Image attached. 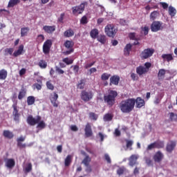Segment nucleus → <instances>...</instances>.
I'll return each instance as SVG.
<instances>
[{"label": "nucleus", "instance_id": "nucleus-1", "mask_svg": "<svg viewBox=\"0 0 177 177\" xmlns=\"http://www.w3.org/2000/svg\"><path fill=\"white\" fill-rule=\"evenodd\" d=\"M135 104H136L135 98H129L122 100L120 102L119 109L122 113L129 114V113H131L135 109Z\"/></svg>", "mask_w": 177, "mask_h": 177}, {"label": "nucleus", "instance_id": "nucleus-2", "mask_svg": "<svg viewBox=\"0 0 177 177\" xmlns=\"http://www.w3.org/2000/svg\"><path fill=\"white\" fill-rule=\"evenodd\" d=\"M118 96V93L114 90H110L108 94L104 96V102L109 107H113L115 104V97Z\"/></svg>", "mask_w": 177, "mask_h": 177}, {"label": "nucleus", "instance_id": "nucleus-3", "mask_svg": "<svg viewBox=\"0 0 177 177\" xmlns=\"http://www.w3.org/2000/svg\"><path fill=\"white\" fill-rule=\"evenodd\" d=\"M117 31H118V29L115 28L114 24H108L104 28L105 34L110 38H114L115 37V34H117Z\"/></svg>", "mask_w": 177, "mask_h": 177}, {"label": "nucleus", "instance_id": "nucleus-4", "mask_svg": "<svg viewBox=\"0 0 177 177\" xmlns=\"http://www.w3.org/2000/svg\"><path fill=\"white\" fill-rule=\"evenodd\" d=\"M85 5H88V3L86 1L80 3V6L72 7L73 15H74L75 16H77L78 15H82V13H84V10H85Z\"/></svg>", "mask_w": 177, "mask_h": 177}, {"label": "nucleus", "instance_id": "nucleus-5", "mask_svg": "<svg viewBox=\"0 0 177 177\" xmlns=\"http://www.w3.org/2000/svg\"><path fill=\"white\" fill-rule=\"evenodd\" d=\"M80 97L85 103L91 102L93 99V92L92 91L84 90L81 92Z\"/></svg>", "mask_w": 177, "mask_h": 177}, {"label": "nucleus", "instance_id": "nucleus-6", "mask_svg": "<svg viewBox=\"0 0 177 177\" xmlns=\"http://www.w3.org/2000/svg\"><path fill=\"white\" fill-rule=\"evenodd\" d=\"M153 54H154L153 48H146L142 51L140 56L142 60H145V59H149V57H151V56H153Z\"/></svg>", "mask_w": 177, "mask_h": 177}, {"label": "nucleus", "instance_id": "nucleus-7", "mask_svg": "<svg viewBox=\"0 0 177 177\" xmlns=\"http://www.w3.org/2000/svg\"><path fill=\"white\" fill-rule=\"evenodd\" d=\"M164 27H162V22L159 21H154L151 25V30L152 32H157L158 31H161Z\"/></svg>", "mask_w": 177, "mask_h": 177}, {"label": "nucleus", "instance_id": "nucleus-8", "mask_svg": "<svg viewBox=\"0 0 177 177\" xmlns=\"http://www.w3.org/2000/svg\"><path fill=\"white\" fill-rule=\"evenodd\" d=\"M64 45L66 49H68V50L64 52V55H65V56H68V55H71V53L74 52V43L72 41L66 40Z\"/></svg>", "mask_w": 177, "mask_h": 177}, {"label": "nucleus", "instance_id": "nucleus-9", "mask_svg": "<svg viewBox=\"0 0 177 177\" xmlns=\"http://www.w3.org/2000/svg\"><path fill=\"white\" fill-rule=\"evenodd\" d=\"M50 48H52V40L47 39L43 45V53H44V55H49Z\"/></svg>", "mask_w": 177, "mask_h": 177}, {"label": "nucleus", "instance_id": "nucleus-10", "mask_svg": "<svg viewBox=\"0 0 177 177\" xmlns=\"http://www.w3.org/2000/svg\"><path fill=\"white\" fill-rule=\"evenodd\" d=\"M41 116L37 115V118H34V117H32V115H29L27 118V122L29 125H31L32 127H34V125L38 124V122H39V121H41Z\"/></svg>", "mask_w": 177, "mask_h": 177}, {"label": "nucleus", "instance_id": "nucleus-11", "mask_svg": "<svg viewBox=\"0 0 177 177\" xmlns=\"http://www.w3.org/2000/svg\"><path fill=\"white\" fill-rule=\"evenodd\" d=\"M153 160L155 162H161L164 160V153L161 151H158L153 156Z\"/></svg>", "mask_w": 177, "mask_h": 177}, {"label": "nucleus", "instance_id": "nucleus-12", "mask_svg": "<svg viewBox=\"0 0 177 177\" xmlns=\"http://www.w3.org/2000/svg\"><path fill=\"white\" fill-rule=\"evenodd\" d=\"M84 132L86 138H91V136H93V131H92V126L91 125V123H86L84 128Z\"/></svg>", "mask_w": 177, "mask_h": 177}, {"label": "nucleus", "instance_id": "nucleus-13", "mask_svg": "<svg viewBox=\"0 0 177 177\" xmlns=\"http://www.w3.org/2000/svg\"><path fill=\"white\" fill-rule=\"evenodd\" d=\"M57 99H59V95H57L56 92L50 94V100L53 107H59V104H57Z\"/></svg>", "mask_w": 177, "mask_h": 177}, {"label": "nucleus", "instance_id": "nucleus-14", "mask_svg": "<svg viewBox=\"0 0 177 177\" xmlns=\"http://www.w3.org/2000/svg\"><path fill=\"white\" fill-rule=\"evenodd\" d=\"M175 147H176V141H169L167 144L166 151H167V153H171V151H174Z\"/></svg>", "mask_w": 177, "mask_h": 177}, {"label": "nucleus", "instance_id": "nucleus-15", "mask_svg": "<svg viewBox=\"0 0 177 177\" xmlns=\"http://www.w3.org/2000/svg\"><path fill=\"white\" fill-rule=\"evenodd\" d=\"M5 166L8 168V169H12L16 165V162L13 158H9L5 160Z\"/></svg>", "mask_w": 177, "mask_h": 177}, {"label": "nucleus", "instance_id": "nucleus-16", "mask_svg": "<svg viewBox=\"0 0 177 177\" xmlns=\"http://www.w3.org/2000/svg\"><path fill=\"white\" fill-rule=\"evenodd\" d=\"M12 115L14 116L15 121H19V118H20V113H19V109H17V104H14L12 105Z\"/></svg>", "mask_w": 177, "mask_h": 177}, {"label": "nucleus", "instance_id": "nucleus-17", "mask_svg": "<svg viewBox=\"0 0 177 177\" xmlns=\"http://www.w3.org/2000/svg\"><path fill=\"white\" fill-rule=\"evenodd\" d=\"M44 31L47 32V34H53L55 31H56V26H44L43 27Z\"/></svg>", "mask_w": 177, "mask_h": 177}, {"label": "nucleus", "instance_id": "nucleus-18", "mask_svg": "<svg viewBox=\"0 0 177 177\" xmlns=\"http://www.w3.org/2000/svg\"><path fill=\"white\" fill-rule=\"evenodd\" d=\"M120 84V76L115 75L110 77L109 85H118Z\"/></svg>", "mask_w": 177, "mask_h": 177}, {"label": "nucleus", "instance_id": "nucleus-19", "mask_svg": "<svg viewBox=\"0 0 177 177\" xmlns=\"http://www.w3.org/2000/svg\"><path fill=\"white\" fill-rule=\"evenodd\" d=\"M149 70L143 66H139L136 68V73L140 77L141 75H143V74H146V73H148Z\"/></svg>", "mask_w": 177, "mask_h": 177}, {"label": "nucleus", "instance_id": "nucleus-20", "mask_svg": "<svg viewBox=\"0 0 177 177\" xmlns=\"http://www.w3.org/2000/svg\"><path fill=\"white\" fill-rule=\"evenodd\" d=\"M129 165L130 167H133L138 164L136 161H138V156L136 155H131L130 158H129Z\"/></svg>", "mask_w": 177, "mask_h": 177}, {"label": "nucleus", "instance_id": "nucleus-21", "mask_svg": "<svg viewBox=\"0 0 177 177\" xmlns=\"http://www.w3.org/2000/svg\"><path fill=\"white\" fill-rule=\"evenodd\" d=\"M26 140V137L21 136L19 138L17 139V146L19 149H25L26 144H22L21 142H24Z\"/></svg>", "mask_w": 177, "mask_h": 177}, {"label": "nucleus", "instance_id": "nucleus-22", "mask_svg": "<svg viewBox=\"0 0 177 177\" xmlns=\"http://www.w3.org/2000/svg\"><path fill=\"white\" fill-rule=\"evenodd\" d=\"M85 158L82 161V164H84V166L90 165L91 161H92V158L89 157V155L86 154V153H84Z\"/></svg>", "mask_w": 177, "mask_h": 177}, {"label": "nucleus", "instance_id": "nucleus-23", "mask_svg": "<svg viewBox=\"0 0 177 177\" xmlns=\"http://www.w3.org/2000/svg\"><path fill=\"white\" fill-rule=\"evenodd\" d=\"M135 101L137 109H141V107H143V106H145V100L142 99V97H138L135 99Z\"/></svg>", "mask_w": 177, "mask_h": 177}, {"label": "nucleus", "instance_id": "nucleus-24", "mask_svg": "<svg viewBox=\"0 0 177 177\" xmlns=\"http://www.w3.org/2000/svg\"><path fill=\"white\" fill-rule=\"evenodd\" d=\"M24 50V46L23 44H21L17 50H15L12 56H14V57H17V56H20V55H21L23 53V51Z\"/></svg>", "mask_w": 177, "mask_h": 177}, {"label": "nucleus", "instance_id": "nucleus-25", "mask_svg": "<svg viewBox=\"0 0 177 177\" xmlns=\"http://www.w3.org/2000/svg\"><path fill=\"white\" fill-rule=\"evenodd\" d=\"M161 57L163 59V62H167L168 63L174 60V56H172V54H162Z\"/></svg>", "mask_w": 177, "mask_h": 177}, {"label": "nucleus", "instance_id": "nucleus-26", "mask_svg": "<svg viewBox=\"0 0 177 177\" xmlns=\"http://www.w3.org/2000/svg\"><path fill=\"white\" fill-rule=\"evenodd\" d=\"M73 162V156L72 155H68L66 158L64 160V165L65 167H70L71 165V163Z\"/></svg>", "mask_w": 177, "mask_h": 177}, {"label": "nucleus", "instance_id": "nucleus-27", "mask_svg": "<svg viewBox=\"0 0 177 177\" xmlns=\"http://www.w3.org/2000/svg\"><path fill=\"white\" fill-rule=\"evenodd\" d=\"M131 50H132V44H127L124 49V56H129V53H131Z\"/></svg>", "mask_w": 177, "mask_h": 177}, {"label": "nucleus", "instance_id": "nucleus-28", "mask_svg": "<svg viewBox=\"0 0 177 177\" xmlns=\"http://www.w3.org/2000/svg\"><path fill=\"white\" fill-rule=\"evenodd\" d=\"M74 30H73L71 28H69L64 32V36L65 38H70L71 37H74Z\"/></svg>", "mask_w": 177, "mask_h": 177}, {"label": "nucleus", "instance_id": "nucleus-29", "mask_svg": "<svg viewBox=\"0 0 177 177\" xmlns=\"http://www.w3.org/2000/svg\"><path fill=\"white\" fill-rule=\"evenodd\" d=\"M3 136L4 138H7L8 139H13L15 135H13V133L8 131V130H4L3 132Z\"/></svg>", "mask_w": 177, "mask_h": 177}, {"label": "nucleus", "instance_id": "nucleus-30", "mask_svg": "<svg viewBox=\"0 0 177 177\" xmlns=\"http://www.w3.org/2000/svg\"><path fill=\"white\" fill-rule=\"evenodd\" d=\"M6 78H8V71L5 69L0 70V80L4 81Z\"/></svg>", "mask_w": 177, "mask_h": 177}, {"label": "nucleus", "instance_id": "nucleus-31", "mask_svg": "<svg viewBox=\"0 0 177 177\" xmlns=\"http://www.w3.org/2000/svg\"><path fill=\"white\" fill-rule=\"evenodd\" d=\"M98 35H99V30L94 28L91 30L90 36L91 37V38H93V39H96Z\"/></svg>", "mask_w": 177, "mask_h": 177}, {"label": "nucleus", "instance_id": "nucleus-32", "mask_svg": "<svg viewBox=\"0 0 177 177\" xmlns=\"http://www.w3.org/2000/svg\"><path fill=\"white\" fill-rule=\"evenodd\" d=\"M40 68L45 69L48 67V62L45 59H40L37 64Z\"/></svg>", "mask_w": 177, "mask_h": 177}, {"label": "nucleus", "instance_id": "nucleus-33", "mask_svg": "<svg viewBox=\"0 0 177 177\" xmlns=\"http://www.w3.org/2000/svg\"><path fill=\"white\" fill-rule=\"evenodd\" d=\"M18 3H20V0H10L8 4V8H15Z\"/></svg>", "mask_w": 177, "mask_h": 177}, {"label": "nucleus", "instance_id": "nucleus-34", "mask_svg": "<svg viewBox=\"0 0 177 177\" xmlns=\"http://www.w3.org/2000/svg\"><path fill=\"white\" fill-rule=\"evenodd\" d=\"M166 71L165 69H160L158 73V80H164V77H165Z\"/></svg>", "mask_w": 177, "mask_h": 177}, {"label": "nucleus", "instance_id": "nucleus-35", "mask_svg": "<svg viewBox=\"0 0 177 177\" xmlns=\"http://www.w3.org/2000/svg\"><path fill=\"white\" fill-rule=\"evenodd\" d=\"M28 106H32L35 103V97L34 96H28L27 97Z\"/></svg>", "mask_w": 177, "mask_h": 177}, {"label": "nucleus", "instance_id": "nucleus-36", "mask_svg": "<svg viewBox=\"0 0 177 177\" xmlns=\"http://www.w3.org/2000/svg\"><path fill=\"white\" fill-rule=\"evenodd\" d=\"M26 93H27V91H26V89L24 88L21 89L18 95L19 100H21V99H23L26 96Z\"/></svg>", "mask_w": 177, "mask_h": 177}, {"label": "nucleus", "instance_id": "nucleus-37", "mask_svg": "<svg viewBox=\"0 0 177 177\" xmlns=\"http://www.w3.org/2000/svg\"><path fill=\"white\" fill-rule=\"evenodd\" d=\"M28 31H30V28H22L21 29V37H26L27 34H28Z\"/></svg>", "mask_w": 177, "mask_h": 177}, {"label": "nucleus", "instance_id": "nucleus-38", "mask_svg": "<svg viewBox=\"0 0 177 177\" xmlns=\"http://www.w3.org/2000/svg\"><path fill=\"white\" fill-rule=\"evenodd\" d=\"M14 50L15 49H13V48H6L4 50V55L8 56V55H10V56H12V55H13Z\"/></svg>", "mask_w": 177, "mask_h": 177}, {"label": "nucleus", "instance_id": "nucleus-39", "mask_svg": "<svg viewBox=\"0 0 177 177\" xmlns=\"http://www.w3.org/2000/svg\"><path fill=\"white\" fill-rule=\"evenodd\" d=\"M156 149H164L165 144L164 141H156L155 142Z\"/></svg>", "mask_w": 177, "mask_h": 177}, {"label": "nucleus", "instance_id": "nucleus-40", "mask_svg": "<svg viewBox=\"0 0 177 177\" xmlns=\"http://www.w3.org/2000/svg\"><path fill=\"white\" fill-rule=\"evenodd\" d=\"M169 14L170 16H171V17H174V16L176 15V9H175V8H174L173 6H170L169 7Z\"/></svg>", "mask_w": 177, "mask_h": 177}, {"label": "nucleus", "instance_id": "nucleus-41", "mask_svg": "<svg viewBox=\"0 0 177 177\" xmlns=\"http://www.w3.org/2000/svg\"><path fill=\"white\" fill-rule=\"evenodd\" d=\"M31 171H32V164L28 163L24 169V172L25 174H28L29 172H31Z\"/></svg>", "mask_w": 177, "mask_h": 177}, {"label": "nucleus", "instance_id": "nucleus-42", "mask_svg": "<svg viewBox=\"0 0 177 177\" xmlns=\"http://www.w3.org/2000/svg\"><path fill=\"white\" fill-rule=\"evenodd\" d=\"M88 117L90 118V120H93V121H96L97 120V115L93 112H90L88 113Z\"/></svg>", "mask_w": 177, "mask_h": 177}, {"label": "nucleus", "instance_id": "nucleus-43", "mask_svg": "<svg viewBox=\"0 0 177 177\" xmlns=\"http://www.w3.org/2000/svg\"><path fill=\"white\" fill-rule=\"evenodd\" d=\"M97 41L99 42H100L101 44H106V35H100L98 37H97Z\"/></svg>", "mask_w": 177, "mask_h": 177}, {"label": "nucleus", "instance_id": "nucleus-44", "mask_svg": "<svg viewBox=\"0 0 177 177\" xmlns=\"http://www.w3.org/2000/svg\"><path fill=\"white\" fill-rule=\"evenodd\" d=\"M157 16H158V11H153L150 14V19L154 21L156 19H157Z\"/></svg>", "mask_w": 177, "mask_h": 177}, {"label": "nucleus", "instance_id": "nucleus-45", "mask_svg": "<svg viewBox=\"0 0 177 177\" xmlns=\"http://www.w3.org/2000/svg\"><path fill=\"white\" fill-rule=\"evenodd\" d=\"M46 127V124H45V122H44V120L39 121L37 126V128H39L40 129H45Z\"/></svg>", "mask_w": 177, "mask_h": 177}, {"label": "nucleus", "instance_id": "nucleus-46", "mask_svg": "<svg viewBox=\"0 0 177 177\" xmlns=\"http://www.w3.org/2000/svg\"><path fill=\"white\" fill-rule=\"evenodd\" d=\"M133 145V141L131 140H126V147L129 149V150H132V146Z\"/></svg>", "mask_w": 177, "mask_h": 177}, {"label": "nucleus", "instance_id": "nucleus-47", "mask_svg": "<svg viewBox=\"0 0 177 177\" xmlns=\"http://www.w3.org/2000/svg\"><path fill=\"white\" fill-rule=\"evenodd\" d=\"M44 40L45 36H44V35H39L36 39L37 42H38L39 44H42Z\"/></svg>", "mask_w": 177, "mask_h": 177}, {"label": "nucleus", "instance_id": "nucleus-48", "mask_svg": "<svg viewBox=\"0 0 177 177\" xmlns=\"http://www.w3.org/2000/svg\"><path fill=\"white\" fill-rule=\"evenodd\" d=\"M88 21H89L88 20V17L84 15L80 19V24H83V25L88 24Z\"/></svg>", "mask_w": 177, "mask_h": 177}, {"label": "nucleus", "instance_id": "nucleus-49", "mask_svg": "<svg viewBox=\"0 0 177 177\" xmlns=\"http://www.w3.org/2000/svg\"><path fill=\"white\" fill-rule=\"evenodd\" d=\"M46 85L47 88L49 89L50 91H53L55 89V86H53L52 82L50 81L46 82Z\"/></svg>", "mask_w": 177, "mask_h": 177}, {"label": "nucleus", "instance_id": "nucleus-50", "mask_svg": "<svg viewBox=\"0 0 177 177\" xmlns=\"http://www.w3.org/2000/svg\"><path fill=\"white\" fill-rule=\"evenodd\" d=\"M110 77H111V75L104 73L102 75L101 80L102 81H107V80H109Z\"/></svg>", "mask_w": 177, "mask_h": 177}, {"label": "nucleus", "instance_id": "nucleus-51", "mask_svg": "<svg viewBox=\"0 0 177 177\" xmlns=\"http://www.w3.org/2000/svg\"><path fill=\"white\" fill-rule=\"evenodd\" d=\"M62 62L64 63H66L67 64V66H69V64H73V63H74V60L73 59H69L68 57L64 58L62 59Z\"/></svg>", "mask_w": 177, "mask_h": 177}, {"label": "nucleus", "instance_id": "nucleus-52", "mask_svg": "<svg viewBox=\"0 0 177 177\" xmlns=\"http://www.w3.org/2000/svg\"><path fill=\"white\" fill-rule=\"evenodd\" d=\"M169 114V120L171 121H177V114L171 112Z\"/></svg>", "mask_w": 177, "mask_h": 177}, {"label": "nucleus", "instance_id": "nucleus-53", "mask_svg": "<svg viewBox=\"0 0 177 177\" xmlns=\"http://www.w3.org/2000/svg\"><path fill=\"white\" fill-rule=\"evenodd\" d=\"M77 88L79 89H84L85 88V80H81L80 83L77 84Z\"/></svg>", "mask_w": 177, "mask_h": 177}, {"label": "nucleus", "instance_id": "nucleus-54", "mask_svg": "<svg viewBox=\"0 0 177 177\" xmlns=\"http://www.w3.org/2000/svg\"><path fill=\"white\" fill-rule=\"evenodd\" d=\"M153 149H156V142H153V143H151L150 145H149L147 147V150H153Z\"/></svg>", "mask_w": 177, "mask_h": 177}, {"label": "nucleus", "instance_id": "nucleus-55", "mask_svg": "<svg viewBox=\"0 0 177 177\" xmlns=\"http://www.w3.org/2000/svg\"><path fill=\"white\" fill-rule=\"evenodd\" d=\"M131 80H133V81H138V80H139V76H138V75H136V73H131Z\"/></svg>", "mask_w": 177, "mask_h": 177}, {"label": "nucleus", "instance_id": "nucleus-56", "mask_svg": "<svg viewBox=\"0 0 177 177\" xmlns=\"http://www.w3.org/2000/svg\"><path fill=\"white\" fill-rule=\"evenodd\" d=\"M64 16H66V14L64 12L62 13L58 18L57 21L59 23H63V21L64 20Z\"/></svg>", "mask_w": 177, "mask_h": 177}, {"label": "nucleus", "instance_id": "nucleus-57", "mask_svg": "<svg viewBox=\"0 0 177 177\" xmlns=\"http://www.w3.org/2000/svg\"><path fill=\"white\" fill-rule=\"evenodd\" d=\"M161 99H162V97H161V96L156 97L155 100H154V104H160V103L161 102Z\"/></svg>", "mask_w": 177, "mask_h": 177}, {"label": "nucleus", "instance_id": "nucleus-58", "mask_svg": "<svg viewBox=\"0 0 177 177\" xmlns=\"http://www.w3.org/2000/svg\"><path fill=\"white\" fill-rule=\"evenodd\" d=\"M84 167H86L85 171L87 172V174H91V172H92V167L91 165H88V166Z\"/></svg>", "mask_w": 177, "mask_h": 177}, {"label": "nucleus", "instance_id": "nucleus-59", "mask_svg": "<svg viewBox=\"0 0 177 177\" xmlns=\"http://www.w3.org/2000/svg\"><path fill=\"white\" fill-rule=\"evenodd\" d=\"M104 158L106 161H107L108 164H111V158H110V156H109V154L105 153Z\"/></svg>", "mask_w": 177, "mask_h": 177}, {"label": "nucleus", "instance_id": "nucleus-60", "mask_svg": "<svg viewBox=\"0 0 177 177\" xmlns=\"http://www.w3.org/2000/svg\"><path fill=\"white\" fill-rule=\"evenodd\" d=\"M124 172V168L120 167L117 170L118 175H122Z\"/></svg>", "mask_w": 177, "mask_h": 177}, {"label": "nucleus", "instance_id": "nucleus-61", "mask_svg": "<svg viewBox=\"0 0 177 177\" xmlns=\"http://www.w3.org/2000/svg\"><path fill=\"white\" fill-rule=\"evenodd\" d=\"M142 31L144 32V35H147L149 34V27L145 26L142 28Z\"/></svg>", "mask_w": 177, "mask_h": 177}, {"label": "nucleus", "instance_id": "nucleus-62", "mask_svg": "<svg viewBox=\"0 0 177 177\" xmlns=\"http://www.w3.org/2000/svg\"><path fill=\"white\" fill-rule=\"evenodd\" d=\"M145 162L148 165H151L153 164V161L149 158H145Z\"/></svg>", "mask_w": 177, "mask_h": 177}, {"label": "nucleus", "instance_id": "nucleus-63", "mask_svg": "<svg viewBox=\"0 0 177 177\" xmlns=\"http://www.w3.org/2000/svg\"><path fill=\"white\" fill-rule=\"evenodd\" d=\"M160 5H161L162 8H163L164 9H168V3H165V2H160Z\"/></svg>", "mask_w": 177, "mask_h": 177}, {"label": "nucleus", "instance_id": "nucleus-64", "mask_svg": "<svg viewBox=\"0 0 177 177\" xmlns=\"http://www.w3.org/2000/svg\"><path fill=\"white\" fill-rule=\"evenodd\" d=\"M129 37L130 38V39H133V40L136 39L135 32L129 33Z\"/></svg>", "mask_w": 177, "mask_h": 177}]
</instances>
